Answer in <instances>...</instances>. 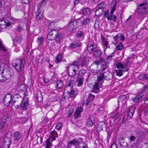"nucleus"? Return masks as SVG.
I'll use <instances>...</instances> for the list:
<instances>
[{
  "mask_svg": "<svg viewBox=\"0 0 148 148\" xmlns=\"http://www.w3.org/2000/svg\"><path fill=\"white\" fill-rule=\"evenodd\" d=\"M25 64V60L24 58L14 60L12 62L13 66L19 73L23 69Z\"/></svg>",
  "mask_w": 148,
  "mask_h": 148,
  "instance_id": "f257e3e1",
  "label": "nucleus"
},
{
  "mask_svg": "<svg viewBox=\"0 0 148 148\" xmlns=\"http://www.w3.org/2000/svg\"><path fill=\"white\" fill-rule=\"evenodd\" d=\"M10 22H8L5 18L0 20V31H1L5 29L6 26H9L10 25L11 23L14 24V23L18 22L19 20L16 18L12 17L8 18Z\"/></svg>",
  "mask_w": 148,
  "mask_h": 148,
  "instance_id": "f03ea898",
  "label": "nucleus"
},
{
  "mask_svg": "<svg viewBox=\"0 0 148 148\" xmlns=\"http://www.w3.org/2000/svg\"><path fill=\"white\" fill-rule=\"evenodd\" d=\"M79 67L78 62L77 61L74 62L72 64L68 67L67 72L69 75L72 77L74 76L77 73Z\"/></svg>",
  "mask_w": 148,
  "mask_h": 148,
  "instance_id": "7ed1b4c3",
  "label": "nucleus"
},
{
  "mask_svg": "<svg viewBox=\"0 0 148 148\" xmlns=\"http://www.w3.org/2000/svg\"><path fill=\"white\" fill-rule=\"evenodd\" d=\"M147 4L146 1L138 5V12L139 14H145L148 13V6H145Z\"/></svg>",
  "mask_w": 148,
  "mask_h": 148,
  "instance_id": "20e7f679",
  "label": "nucleus"
},
{
  "mask_svg": "<svg viewBox=\"0 0 148 148\" xmlns=\"http://www.w3.org/2000/svg\"><path fill=\"white\" fill-rule=\"evenodd\" d=\"M23 99L19 94L14 95L13 98L12 102V105L16 108H19L22 103Z\"/></svg>",
  "mask_w": 148,
  "mask_h": 148,
  "instance_id": "39448f33",
  "label": "nucleus"
},
{
  "mask_svg": "<svg viewBox=\"0 0 148 148\" xmlns=\"http://www.w3.org/2000/svg\"><path fill=\"white\" fill-rule=\"evenodd\" d=\"M8 119V116L7 115H4L0 119V130L8 124L9 123Z\"/></svg>",
  "mask_w": 148,
  "mask_h": 148,
  "instance_id": "423d86ee",
  "label": "nucleus"
},
{
  "mask_svg": "<svg viewBox=\"0 0 148 148\" xmlns=\"http://www.w3.org/2000/svg\"><path fill=\"white\" fill-rule=\"evenodd\" d=\"M80 144V142L77 138H75L69 141L68 143L67 146L68 148H71L72 146L75 147L78 146Z\"/></svg>",
  "mask_w": 148,
  "mask_h": 148,
  "instance_id": "0eeeda50",
  "label": "nucleus"
},
{
  "mask_svg": "<svg viewBox=\"0 0 148 148\" xmlns=\"http://www.w3.org/2000/svg\"><path fill=\"white\" fill-rule=\"evenodd\" d=\"M48 33L47 36V38L50 40H53L55 39V36L57 34V32L55 30L49 29L48 30Z\"/></svg>",
  "mask_w": 148,
  "mask_h": 148,
  "instance_id": "6e6552de",
  "label": "nucleus"
},
{
  "mask_svg": "<svg viewBox=\"0 0 148 148\" xmlns=\"http://www.w3.org/2000/svg\"><path fill=\"white\" fill-rule=\"evenodd\" d=\"M90 40L88 42L87 49L90 53H92L96 48V45L94 44L93 40Z\"/></svg>",
  "mask_w": 148,
  "mask_h": 148,
  "instance_id": "1a4fd4ad",
  "label": "nucleus"
},
{
  "mask_svg": "<svg viewBox=\"0 0 148 148\" xmlns=\"http://www.w3.org/2000/svg\"><path fill=\"white\" fill-rule=\"evenodd\" d=\"M12 95L10 94L6 95L5 97L3 102L5 106H9L10 103L12 99Z\"/></svg>",
  "mask_w": 148,
  "mask_h": 148,
  "instance_id": "9d476101",
  "label": "nucleus"
},
{
  "mask_svg": "<svg viewBox=\"0 0 148 148\" xmlns=\"http://www.w3.org/2000/svg\"><path fill=\"white\" fill-rule=\"evenodd\" d=\"M77 20L71 19L69 24L68 27L71 29H74L78 27Z\"/></svg>",
  "mask_w": 148,
  "mask_h": 148,
  "instance_id": "9b49d317",
  "label": "nucleus"
},
{
  "mask_svg": "<svg viewBox=\"0 0 148 148\" xmlns=\"http://www.w3.org/2000/svg\"><path fill=\"white\" fill-rule=\"evenodd\" d=\"M129 139V142L126 143V145L127 147L130 145L133 146L135 145L134 141L136 139V137L134 136H132L128 137Z\"/></svg>",
  "mask_w": 148,
  "mask_h": 148,
  "instance_id": "f8f14e48",
  "label": "nucleus"
},
{
  "mask_svg": "<svg viewBox=\"0 0 148 148\" xmlns=\"http://www.w3.org/2000/svg\"><path fill=\"white\" fill-rule=\"evenodd\" d=\"M81 43L78 40L74 41L70 44L69 47V49H73L75 48L81 46Z\"/></svg>",
  "mask_w": 148,
  "mask_h": 148,
  "instance_id": "ddd939ff",
  "label": "nucleus"
},
{
  "mask_svg": "<svg viewBox=\"0 0 148 148\" xmlns=\"http://www.w3.org/2000/svg\"><path fill=\"white\" fill-rule=\"evenodd\" d=\"M135 109V107H129L127 115L128 118H131L132 117L134 114Z\"/></svg>",
  "mask_w": 148,
  "mask_h": 148,
  "instance_id": "4468645a",
  "label": "nucleus"
},
{
  "mask_svg": "<svg viewBox=\"0 0 148 148\" xmlns=\"http://www.w3.org/2000/svg\"><path fill=\"white\" fill-rule=\"evenodd\" d=\"M50 134L51 136L49 138L53 141L56 140V138L58 137V134L55 130L52 131Z\"/></svg>",
  "mask_w": 148,
  "mask_h": 148,
  "instance_id": "2eb2a0df",
  "label": "nucleus"
},
{
  "mask_svg": "<svg viewBox=\"0 0 148 148\" xmlns=\"http://www.w3.org/2000/svg\"><path fill=\"white\" fill-rule=\"evenodd\" d=\"M44 11L41 10L40 8H39L38 11L36 13V19L37 20H40L43 17Z\"/></svg>",
  "mask_w": 148,
  "mask_h": 148,
  "instance_id": "dca6fc26",
  "label": "nucleus"
},
{
  "mask_svg": "<svg viewBox=\"0 0 148 148\" xmlns=\"http://www.w3.org/2000/svg\"><path fill=\"white\" fill-rule=\"evenodd\" d=\"M63 36V35L60 33H58L55 36V39L56 42L57 43L60 42V41Z\"/></svg>",
  "mask_w": 148,
  "mask_h": 148,
  "instance_id": "f3484780",
  "label": "nucleus"
},
{
  "mask_svg": "<svg viewBox=\"0 0 148 148\" xmlns=\"http://www.w3.org/2000/svg\"><path fill=\"white\" fill-rule=\"evenodd\" d=\"M3 141L4 145H7V148H9V145L11 142L10 138L8 137H5Z\"/></svg>",
  "mask_w": 148,
  "mask_h": 148,
  "instance_id": "a211bd4d",
  "label": "nucleus"
},
{
  "mask_svg": "<svg viewBox=\"0 0 148 148\" xmlns=\"http://www.w3.org/2000/svg\"><path fill=\"white\" fill-rule=\"evenodd\" d=\"M29 105V104L28 101L27 100H26L24 102L23 104H21V105L20 106L21 109L22 110H26Z\"/></svg>",
  "mask_w": 148,
  "mask_h": 148,
  "instance_id": "6ab92c4d",
  "label": "nucleus"
},
{
  "mask_svg": "<svg viewBox=\"0 0 148 148\" xmlns=\"http://www.w3.org/2000/svg\"><path fill=\"white\" fill-rule=\"evenodd\" d=\"M75 83V80H71L69 83L67 84V85L66 87L65 88V90L66 91L67 90L69 89L71 87H72L73 86Z\"/></svg>",
  "mask_w": 148,
  "mask_h": 148,
  "instance_id": "aec40b11",
  "label": "nucleus"
},
{
  "mask_svg": "<svg viewBox=\"0 0 148 148\" xmlns=\"http://www.w3.org/2000/svg\"><path fill=\"white\" fill-rule=\"evenodd\" d=\"M64 86L63 82L61 80H58L56 83V88L58 89H60Z\"/></svg>",
  "mask_w": 148,
  "mask_h": 148,
  "instance_id": "412c9836",
  "label": "nucleus"
},
{
  "mask_svg": "<svg viewBox=\"0 0 148 148\" xmlns=\"http://www.w3.org/2000/svg\"><path fill=\"white\" fill-rule=\"evenodd\" d=\"M143 94L139 93L133 98L132 100L135 102H137L143 97Z\"/></svg>",
  "mask_w": 148,
  "mask_h": 148,
  "instance_id": "4be33fe9",
  "label": "nucleus"
},
{
  "mask_svg": "<svg viewBox=\"0 0 148 148\" xmlns=\"http://www.w3.org/2000/svg\"><path fill=\"white\" fill-rule=\"evenodd\" d=\"M52 141L49 138L47 139L45 142V144H46L45 148H50L52 145L51 142Z\"/></svg>",
  "mask_w": 148,
  "mask_h": 148,
  "instance_id": "5701e85b",
  "label": "nucleus"
},
{
  "mask_svg": "<svg viewBox=\"0 0 148 148\" xmlns=\"http://www.w3.org/2000/svg\"><path fill=\"white\" fill-rule=\"evenodd\" d=\"M69 89H70V91H68V90H66L67 91V92L68 93L69 95L71 97H75L76 95L75 94L74 91L72 90V87H71Z\"/></svg>",
  "mask_w": 148,
  "mask_h": 148,
  "instance_id": "b1692460",
  "label": "nucleus"
},
{
  "mask_svg": "<svg viewBox=\"0 0 148 148\" xmlns=\"http://www.w3.org/2000/svg\"><path fill=\"white\" fill-rule=\"evenodd\" d=\"M21 135L20 133L16 132L14 134V139L15 141H18L21 138Z\"/></svg>",
  "mask_w": 148,
  "mask_h": 148,
  "instance_id": "393cba45",
  "label": "nucleus"
},
{
  "mask_svg": "<svg viewBox=\"0 0 148 148\" xmlns=\"http://www.w3.org/2000/svg\"><path fill=\"white\" fill-rule=\"evenodd\" d=\"M105 62V60L103 58L101 57L99 59L96 60L94 63L95 64L98 65H99L100 63H102V62Z\"/></svg>",
  "mask_w": 148,
  "mask_h": 148,
  "instance_id": "a878e982",
  "label": "nucleus"
},
{
  "mask_svg": "<svg viewBox=\"0 0 148 148\" xmlns=\"http://www.w3.org/2000/svg\"><path fill=\"white\" fill-rule=\"evenodd\" d=\"M94 121L90 118L87 119L86 121V125L89 127H91L93 125Z\"/></svg>",
  "mask_w": 148,
  "mask_h": 148,
  "instance_id": "bb28decb",
  "label": "nucleus"
},
{
  "mask_svg": "<svg viewBox=\"0 0 148 148\" xmlns=\"http://www.w3.org/2000/svg\"><path fill=\"white\" fill-rule=\"evenodd\" d=\"M138 78L140 80H145L148 79V74H142L139 75Z\"/></svg>",
  "mask_w": 148,
  "mask_h": 148,
  "instance_id": "cd10ccee",
  "label": "nucleus"
},
{
  "mask_svg": "<svg viewBox=\"0 0 148 148\" xmlns=\"http://www.w3.org/2000/svg\"><path fill=\"white\" fill-rule=\"evenodd\" d=\"M23 25H18L16 27V30L18 32L23 31L24 29Z\"/></svg>",
  "mask_w": 148,
  "mask_h": 148,
  "instance_id": "c85d7f7f",
  "label": "nucleus"
},
{
  "mask_svg": "<svg viewBox=\"0 0 148 148\" xmlns=\"http://www.w3.org/2000/svg\"><path fill=\"white\" fill-rule=\"evenodd\" d=\"M82 13L85 15H88L90 14V10L87 8H84L82 10Z\"/></svg>",
  "mask_w": 148,
  "mask_h": 148,
  "instance_id": "c756f323",
  "label": "nucleus"
},
{
  "mask_svg": "<svg viewBox=\"0 0 148 148\" xmlns=\"http://www.w3.org/2000/svg\"><path fill=\"white\" fill-rule=\"evenodd\" d=\"M77 86H80L82 85L83 81H84L83 78L82 77H78L77 79Z\"/></svg>",
  "mask_w": 148,
  "mask_h": 148,
  "instance_id": "7c9ffc66",
  "label": "nucleus"
},
{
  "mask_svg": "<svg viewBox=\"0 0 148 148\" xmlns=\"http://www.w3.org/2000/svg\"><path fill=\"white\" fill-rule=\"evenodd\" d=\"M101 53L100 50H97L95 51L93 55L96 58H99L101 56Z\"/></svg>",
  "mask_w": 148,
  "mask_h": 148,
  "instance_id": "2f4dec72",
  "label": "nucleus"
},
{
  "mask_svg": "<svg viewBox=\"0 0 148 148\" xmlns=\"http://www.w3.org/2000/svg\"><path fill=\"white\" fill-rule=\"evenodd\" d=\"M132 15L130 16L127 19L125 22V26L129 27L131 24L132 20L131 19V18Z\"/></svg>",
  "mask_w": 148,
  "mask_h": 148,
  "instance_id": "473e14b6",
  "label": "nucleus"
},
{
  "mask_svg": "<svg viewBox=\"0 0 148 148\" xmlns=\"http://www.w3.org/2000/svg\"><path fill=\"white\" fill-rule=\"evenodd\" d=\"M76 36L81 40H82L84 37V35L82 32L81 31H78L77 34Z\"/></svg>",
  "mask_w": 148,
  "mask_h": 148,
  "instance_id": "72a5a7b5",
  "label": "nucleus"
},
{
  "mask_svg": "<svg viewBox=\"0 0 148 148\" xmlns=\"http://www.w3.org/2000/svg\"><path fill=\"white\" fill-rule=\"evenodd\" d=\"M102 65L101 66V68L103 71H104L108 67V63L105 60V62H103L102 63Z\"/></svg>",
  "mask_w": 148,
  "mask_h": 148,
  "instance_id": "f704fd0d",
  "label": "nucleus"
},
{
  "mask_svg": "<svg viewBox=\"0 0 148 148\" xmlns=\"http://www.w3.org/2000/svg\"><path fill=\"white\" fill-rule=\"evenodd\" d=\"M94 90H96V91H94L96 93H97L99 90V84L98 83H96L93 86Z\"/></svg>",
  "mask_w": 148,
  "mask_h": 148,
  "instance_id": "c9c22d12",
  "label": "nucleus"
},
{
  "mask_svg": "<svg viewBox=\"0 0 148 148\" xmlns=\"http://www.w3.org/2000/svg\"><path fill=\"white\" fill-rule=\"evenodd\" d=\"M56 23H55L54 21L51 23L49 25V28H51L52 29H55L56 27Z\"/></svg>",
  "mask_w": 148,
  "mask_h": 148,
  "instance_id": "e433bc0d",
  "label": "nucleus"
},
{
  "mask_svg": "<svg viewBox=\"0 0 148 148\" xmlns=\"http://www.w3.org/2000/svg\"><path fill=\"white\" fill-rule=\"evenodd\" d=\"M104 74L103 73H100L98 77L97 81L99 82H100L104 79Z\"/></svg>",
  "mask_w": 148,
  "mask_h": 148,
  "instance_id": "4c0bfd02",
  "label": "nucleus"
},
{
  "mask_svg": "<svg viewBox=\"0 0 148 148\" xmlns=\"http://www.w3.org/2000/svg\"><path fill=\"white\" fill-rule=\"evenodd\" d=\"M62 55L61 53L59 54L57 56L56 58V63H58L60 62L62 59Z\"/></svg>",
  "mask_w": 148,
  "mask_h": 148,
  "instance_id": "58836bf2",
  "label": "nucleus"
},
{
  "mask_svg": "<svg viewBox=\"0 0 148 148\" xmlns=\"http://www.w3.org/2000/svg\"><path fill=\"white\" fill-rule=\"evenodd\" d=\"M47 2V1L42 0L40 3V8H39L41 9V8H43L46 5Z\"/></svg>",
  "mask_w": 148,
  "mask_h": 148,
  "instance_id": "ea45409f",
  "label": "nucleus"
},
{
  "mask_svg": "<svg viewBox=\"0 0 148 148\" xmlns=\"http://www.w3.org/2000/svg\"><path fill=\"white\" fill-rule=\"evenodd\" d=\"M91 19L89 18H86L83 21V24L84 25H86L88 24L91 21Z\"/></svg>",
  "mask_w": 148,
  "mask_h": 148,
  "instance_id": "a19ab883",
  "label": "nucleus"
},
{
  "mask_svg": "<svg viewBox=\"0 0 148 148\" xmlns=\"http://www.w3.org/2000/svg\"><path fill=\"white\" fill-rule=\"evenodd\" d=\"M74 110L72 108H70L67 111V113L68 114V117H70L72 113L73 112Z\"/></svg>",
  "mask_w": 148,
  "mask_h": 148,
  "instance_id": "79ce46f5",
  "label": "nucleus"
},
{
  "mask_svg": "<svg viewBox=\"0 0 148 148\" xmlns=\"http://www.w3.org/2000/svg\"><path fill=\"white\" fill-rule=\"evenodd\" d=\"M116 16L115 15L112 16H110V17H108V20H112L114 22H115L116 21Z\"/></svg>",
  "mask_w": 148,
  "mask_h": 148,
  "instance_id": "37998d69",
  "label": "nucleus"
},
{
  "mask_svg": "<svg viewBox=\"0 0 148 148\" xmlns=\"http://www.w3.org/2000/svg\"><path fill=\"white\" fill-rule=\"evenodd\" d=\"M116 67L119 69L125 68H124V65L122 63H119L116 64Z\"/></svg>",
  "mask_w": 148,
  "mask_h": 148,
  "instance_id": "c03bdc74",
  "label": "nucleus"
},
{
  "mask_svg": "<svg viewBox=\"0 0 148 148\" xmlns=\"http://www.w3.org/2000/svg\"><path fill=\"white\" fill-rule=\"evenodd\" d=\"M99 23L98 21L96 20L95 21V22L94 24V26L95 29L96 30H97V29L99 28Z\"/></svg>",
  "mask_w": 148,
  "mask_h": 148,
  "instance_id": "a18cd8bd",
  "label": "nucleus"
},
{
  "mask_svg": "<svg viewBox=\"0 0 148 148\" xmlns=\"http://www.w3.org/2000/svg\"><path fill=\"white\" fill-rule=\"evenodd\" d=\"M124 46L121 43L119 44L117 46V49L118 50H122Z\"/></svg>",
  "mask_w": 148,
  "mask_h": 148,
  "instance_id": "49530a36",
  "label": "nucleus"
},
{
  "mask_svg": "<svg viewBox=\"0 0 148 148\" xmlns=\"http://www.w3.org/2000/svg\"><path fill=\"white\" fill-rule=\"evenodd\" d=\"M148 90V86L147 85H145L143 87V88L142 89V90L140 94H143V93L145 92L146 91H147Z\"/></svg>",
  "mask_w": 148,
  "mask_h": 148,
  "instance_id": "de8ad7c7",
  "label": "nucleus"
},
{
  "mask_svg": "<svg viewBox=\"0 0 148 148\" xmlns=\"http://www.w3.org/2000/svg\"><path fill=\"white\" fill-rule=\"evenodd\" d=\"M95 96L94 95L90 94L88 96V99L90 101H92L94 99Z\"/></svg>",
  "mask_w": 148,
  "mask_h": 148,
  "instance_id": "09e8293b",
  "label": "nucleus"
},
{
  "mask_svg": "<svg viewBox=\"0 0 148 148\" xmlns=\"http://www.w3.org/2000/svg\"><path fill=\"white\" fill-rule=\"evenodd\" d=\"M62 123H58L56 126V129L59 131L62 127Z\"/></svg>",
  "mask_w": 148,
  "mask_h": 148,
  "instance_id": "8fccbe9b",
  "label": "nucleus"
},
{
  "mask_svg": "<svg viewBox=\"0 0 148 148\" xmlns=\"http://www.w3.org/2000/svg\"><path fill=\"white\" fill-rule=\"evenodd\" d=\"M80 114L81 113H80L79 112L76 111L75 113V116H74V118L75 119H77L80 117Z\"/></svg>",
  "mask_w": 148,
  "mask_h": 148,
  "instance_id": "3c124183",
  "label": "nucleus"
},
{
  "mask_svg": "<svg viewBox=\"0 0 148 148\" xmlns=\"http://www.w3.org/2000/svg\"><path fill=\"white\" fill-rule=\"evenodd\" d=\"M103 129V125L99 124L97 126V131L98 132H100Z\"/></svg>",
  "mask_w": 148,
  "mask_h": 148,
  "instance_id": "603ef678",
  "label": "nucleus"
},
{
  "mask_svg": "<svg viewBox=\"0 0 148 148\" xmlns=\"http://www.w3.org/2000/svg\"><path fill=\"white\" fill-rule=\"evenodd\" d=\"M129 63V61H128L127 60L124 63V64H123L124 65V68L126 69V70H125V71H127L128 70V69L127 68V67Z\"/></svg>",
  "mask_w": 148,
  "mask_h": 148,
  "instance_id": "864d4df0",
  "label": "nucleus"
},
{
  "mask_svg": "<svg viewBox=\"0 0 148 148\" xmlns=\"http://www.w3.org/2000/svg\"><path fill=\"white\" fill-rule=\"evenodd\" d=\"M116 75L120 76H121L122 74V71L121 70H118L116 71Z\"/></svg>",
  "mask_w": 148,
  "mask_h": 148,
  "instance_id": "5fc2aeb1",
  "label": "nucleus"
},
{
  "mask_svg": "<svg viewBox=\"0 0 148 148\" xmlns=\"http://www.w3.org/2000/svg\"><path fill=\"white\" fill-rule=\"evenodd\" d=\"M22 40V37L20 36H17L16 38V41L18 42H20Z\"/></svg>",
  "mask_w": 148,
  "mask_h": 148,
  "instance_id": "6e6d98bb",
  "label": "nucleus"
},
{
  "mask_svg": "<svg viewBox=\"0 0 148 148\" xmlns=\"http://www.w3.org/2000/svg\"><path fill=\"white\" fill-rule=\"evenodd\" d=\"M38 40L39 41V43L41 45L43 41V38L42 37H39L38 38Z\"/></svg>",
  "mask_w": 148,
  "mask_h": 148,
  "instance_id": "4d7b16f0",
  "label": "nucleus"
},
{
  "mask_svg": "<svg viewBox=\"0 0 148 148\" xmlns=\"http://www.w3.org/2000/svg\"><path fill=\"white\" fill-rule=\"evenodd\" d=\"M86 73V71L85 70L82 69L79 71V74L81 75L84 74Z\"/></svg>",
  "mask_w": 148,
  "mask_h": 148,
  "instance_id": "13d9d810",
  "label": "nucleus"
},
{
  "mask_svg": "<svg viewBox=\"0 0 148 148\" xmlns=\"http://www.w3.org/2000/svg\"><path fill=\"white\" fill-rule=\"evenodd\" d=\"M111 53V55L108 56L107 57V59L108 60H110L112 58V55H113L114 52V51L113 49V51H112Z\"/></svg>",
  "mask_w": 148,
  "mask_h": 148,
  "instance_id": "bf43d9fd",
  "label": "nucleus"
},
{
  "mask_svg": "<svg viewBox=\"0 0 148 148\" xmlns=\"http://www.w3.org/2000/svg\"><path fill=\"white\" fill-rule=\"evenodd\" d=\"M119 38L122 40H124L125 39V38L123 34H119Z\"/></svg>",
  "mask_w": 148,
  "mask_h": 148,
  "instance_id": "052dcab7",
  "label": "nucleus"
},
{
  "mask_svg": "<svg viewBox=\"0 0 148 148\" xmlns=\"http://www.w3.org/2000/svg\"><path fill=\"white\" fill-rule=\"evenodd\" d=\"M119 0H113L112 1V3L114 6H115L116 4L119 2Z\"/></svg>",
  "mask_w": 148,
  "mask_h": 148,
  "instance_id": "680f3d73",
  "label": "nucleus"
},
{
  "mask_svg": "<svg viewBox=\"0 0 148 148\" xmlns=\"http://www.w3.org/2000/svg\"><path fill=\"white\" fill-rule=\"evenodd\" d=\"M98 6L99 9L102 10L101 9L104 6V4L103 3H101L98 5Z\"/></svg>",
  "mask_w": 148,
  "mask_h": 148,
  "instance_id": "e2e57ef3",
  "label": "nucleus"
},
{
  "mask_svg": "<svg viewBox=\"0 0 148 148\" xmlns=\"http://www.w3.org/2000/svg\"><path fill=\"white\" fill-rule=\"evenodd\" d=\"M22 3L24 4L28 3L29 2L30 0H21Z\"/></svg>",
  "mask_w": 148,
  "mask_h": 148,
  "instance_id": "0e129e2a",
  "label": "nucleus"
},
{
  "mask_svg": "<svg viewBox=\"0 0 148 148\" xmlns=\"http://www.w3.org/2000/svg\"><path fill=\"white\" fill-rule=\"evenodd\" d=\"M83 110V108L82 107H78L76 111L78 112H79L80 113H81L82 112Z\"/></svg>",
  "mask_w": 148,
  "mask_h": 148,
  "instance_id": "69168bd1",
  "label": "nucleus"
},
{
  "mask_svg": "<svg viewBox=\"0 0 148 148\" xmlns=\"http://www.w3.org/2000/svg\"><path fill=\"white\" fill-rule=\"evenodd\" d=\"M119 38V34L118 35H116L114 37V39L115 41H116L118 40V39Z\"/></svg>",
  "mask_w": 148,
  "mask_h": 148,
  "instance_id": "338daca9",
  "label": "nucleus"
},
{
  "mask_svg": "<svg viewBox=\"0 0 148 148\" xmlns=\"http://www.w3.org/2000/svg\"><path fill=\"white\" fill-rule=\"evenodd\" d=\"M110 148H118L117 145L115 144H112Z\"/></svg>",
  "mask_w": 148,
  "mask_h": 148,
  "instance_id": "774afa93",
  "label": "nucleus"
}]
</instances>
